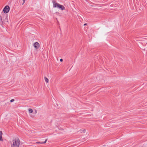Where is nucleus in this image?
<instances>
[{"label": "nucleus", "instance_id": "1", "mask_svg": "<svg viewBox=\"0 0 147 147\" xmlns=\"http://www.w3.org/2000/svg\"><path fill=\"white\" fill-rule=\"evenodd\" d=\"M13 143L11 144V147H19L20 140L18 138H16L13 140Z\"/></svg>", "mask_w": 147, "mask_h": 147}, {"label": "nucleus", "instance_id": "15", "mask_svg": "<svg viewBox=\"0 0 147 147\" xmlns=\"http://www.w3.org/2000/svg\"><path fill=\"white\" fill-rule=\"evenodd\" d=\"M23 4L25 2V0H23Z\"/></svg>", "mask_w": 147, "mask_h": 147}, {"label": "nucleus", "instance_id": "18", "mask_svg": "<svg viewBox=\"0 0 147 147\" xmlns=\"http://www.w3.org/2000/svg\"><path fill=\"white\" fill-rule=\"evenodd\" d=\"M7 19L6 17V18H5V19Z\"/></svg>", "mask_w": 147, "mask_h": 147}, {"label": "nucleus", "instance_id": "17", "mask_svg": "<svg viewBox=\"0 0 147 147\" xmlns=\"http://www.w3.org/2000/svg\"><path fill=\"white\" fill-rule=\"evenodd\" d=\"M35 112H36V110L35 111Z\"/></svg>", "mask_w": 147, "mask_h": 147}, {"label": "nucleus", "instance_id": "9", "mask_svg": "<svg viewBox=\"0 0 147 147\" xmlns=\"http://www.w3.org/2000/svg\"><path fill=\"white\" fill-rule=\"evenodd\" d=\"M45 82L47 83H48L49 82V80L46 77H45Z\"/></svg>", "mask_w": 147, "mask_h": 147}, {"label": "nucleus", "instance_id": "13", "mask_svg": "<svg viewBox=\"0 0 147 147\" xmlns=\"http://www.w3.org/2000/svg\"><path fill=\"white\" fill-rule=\"evenodd\" d=\"M60 61L61 62H62L63 61V60L62 59H61L60 60Z\"/></svg>", "mask_w": 147, "mask_h": 147}, {"label": "nucleus", "instance_id": "2", "mask_svg": "<svg viewBox=\"0 0 147 147\" xmlns=\"http://www.w3.org/2000/svg\"><path fill=\"white\" fill-rule=\"evenodd\" d=\"M10 9V7L8 5L6 6L4 8L3 11L4 13H8Z\"/></svg>", "mask_w": 147, "mask_h": 147}, {"label": "nucleus", "instance_id": "3", "mask_svg": "<svg viewBox=\"0 0 147 147\" xmlns=\"http://www.w3.org/2000/svg\"><path fill=\"white\" fill-rule=\"evenodd\" d=\"M52 2L53 4V7H58L59 6L58 5H59V3H57L54 0H53L52 1Z\"/></svg>", "mask_w": 147, "mask_h": 147}, {"label": "nucleus", "instance_id": "12", "mask_svg": "<svg viewBox=\"0 0 147 147\" xmlns=\"http://www.w3.org/2000/svg\"><path fill=\"white\" fill-rule=\"evenodd\" d=\"M86 131V130L85 129H83V130H82V132H83V133H85Z\"/></svg>", "mask_w": 147, "mask_h": 147}, {"label": "nucleus", "instance_id": "6", "mask_svg": "<svg viewBox=\"0 0 147 147\" xmlns=\"http://www.w3.org/2000/svg\"><path fill=\"white\" fill-rule=\"evenodd\" d=\"M58 6H59L58 8L61 9L62 10L65 9V8L63 6L60 4Z\"/></svg>", "mask_w": 147, "mask_h": 147}, {"label": "nucleus", "instance_id": "8", "mask_svg": "<svg viewBox=\"0 0 147 147\" xmlns=\"http://www.w3.org/2000/svg\"><path fill=\"white\" fill-rule=\"evenodd\" d=\"M28 111L29 113H32L33 111L32 109H28Z\"/></svg>", "mask_w": 147, "mask_h": 147}, {"label": "nucleus", "instance_id": "16", "mask_svg": "<svg viewBox=\"0 0 147 147\" xmlns=\"http://www.w3.org/2000/svg\"><path fill=\"white\" fill-rule=\"evenodd\" d=\"M87 24H84V26H85Z\"/></svg>", "mask_w": 147, "mask_h": 147}, {"label": "nucleus", "instance_id": "7", "mask_svg": "<svg viewBox=\"0 0 147 147\" xmlns=\"http://www.w3.org/2000/svg\"><path fill=\"white\" fill-rule=\"evenodd\" d=\"M47 140V139H46L45 140V141H44V142H36V143L37 144H43L46 143Z\"/></svg>", "mask_w": 147, "mask_h": 147}, {"label": "nucleus", "instance_id": "10", "mask_svg": "<svg viewBox=\"0 0 147 147\" xmlns=\"http://www.w3.org/2000/svg\"><path fill=\"white\" fill-rule=\"evenodd\" d=\"M3 140V139L2 138V136L0 135V141H2Z\"/></svg>", "mask_w": 147, "mask_h": 147}, {"label": "nucleus", "instance_id": "4", "mask_svg": "<svg viewBox=\"0 0 147 147\" xmlns=\"http://www.w3.org/2000/svg\"><path fill=\"white\" fill-rule=\"evenodd\" d=\"M34 47L36 49H37L39 47L40 45L38 42H36L34 44Z\"/></svg>", "mask_w": 147, "mask_h": 147}, {"label": "nucleus", "instance_id": "11", "mask_svg": "<svg viewBox=\"0 0 147 147\" xmlns=\"http://www.w3.org/2000/svg\"><path fill=\"white\" fill-rule=\"evenodd\" d=\"M15 100L14 99H11V100H10V102H13V101H14Z\"/></svg>", "mask_w": 147, "mask_h": 147}, {"label": "nucleus", "instance_id": "5", "mask_svg": "<svg viewBox=\"0 0 147 147\" xmlns=\"http://www.w3.org/2000/svg\"><path fill=\"white\" fill-rule=\"evenodd\" d=\"M3 15L2 16L1 15H0V24L1 25L3 24Z\"/></svg>", "mask_w": 147, "mask_h": 147}, {"label": "nucleus", "instance_id": "14", "mask_svg": "<svg viewBox=\"0 0 147 147\" xmlns=\"http://www.w3.org/2000/svg\"><path fill=\"white\" fill-rule=\"evenodd\" d=\"M0 135L1 136L2 135V132L1 131H0Z\"/></svg>", "mask_w": 147, "mask_h": 147}]
</instances>
